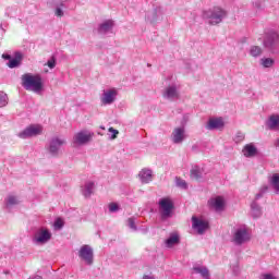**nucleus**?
Listing matches in <instances>:
<instances>
[{"label": "nucleus", "mask_w": 279, "mask_h": 279, "mask_svg": "<svg viewBox=\"0 0 279 279\" xmlns=\"http://www.w3.org/2000/svg\"><path fill=\"white\" fill-rule=\"evenodd\" d=\"M22 62H23V52L16 51L14 52V57L10 59L7 65L9 66V69H19Z\"/></svg>", "instance_id": "obj_17"}, {"label": "nucleus", "mask_w": 279, "mask_h": 279, "mask_svg": "<svg viewBox=\"0 0 279 279\" xmlns=\"http://www.w3.org/2000/svg\"><path fill=\"white\" fill-rule=\"evenodd\" d=\"M175 97H178V87L175 85L168 86L163 93V98L173 100Z\"/></svg>", "instance_id": "obj_24"}, {"label": "nucleus", "mask_w": 279, "mask_h": 279, "mask_svg": "<svg viewBox=\"0 0 279 279\" xmlns=\"http://www.w3.org/2000/svg\"><path fill=\"white\" fill-rule=\"evenodd\" d=\"M146 21L147 23H158V21H162V8L158 7L154 9L153 11L148 12L146 14Z\"/></svg>", "instance_id": "obj_14"}, {"label": "nucleus", "mask_w": 279, "mask_h": 279, "mask_svg": "<svg viewBox=\"0 0 279 279\" xmlns=\"http://www.w3.org/2000/svg\"><path fill=\"white\" fill-rule=\"evenodd\" d=\"M128 226H129V228H131V230H133L134 232H136V230H138V228L136 227V219H134V218H129V219H128Z\"/></svg>", "instance_id": "obj_39"}, {"label": "nucleus", "mask_w": 279, "mask_h": 279, "mask_svg": "<svg viewBox=\"0 0 279 279\" xmlns=\"http://www.w3.org/2000/svg\"><path fill=\"white\" fill-rule=\"evenodd\" d=\"M29 279H43V277L36 275V276H34L33 278H29Z\"/></svg>", "instance_id": "obj_46"}, {"label": "nucleus", "mask_w": 279, "mask_h": 279, "mask_svg": "<svg viewBox=\"0 0 279 279\" xmlns=\"http://www.w3.org/2000/svg\"><path fill=\"white\" fill-rule=\"evenodd\" d=\"M178 243H180V235L178 233H171L166 240V247H173Z\"/></svg>", "instance_id": "obj_27"}, {"label": "nucleus", "mask_w": 279, "mask_h": 279, "mask_svg": "<svg viewBox=\"0 0 279 279\" xmlns=\"http://www.w3.org/2000/svg\"><path fill=\"white\" fill-rule=\"evenodd\" d=\"M256 201L257 199L251 203V215L253 219H259V217H263V207H260Z\"/></svg>", "instance_id": "obj_21"}, {"label": "nucleus", "mask_w": 279, "mask_h": 279, "mask_svg": "<svg viewBox=\"0 0 279 279\" xmlns=\"http://www.w3.org/2000/svg\"><path fill=\"white\" fill-rule=\"evenodd\" d=\"M95 133L90 131H81L74 136V142L76 145H88V143H93V138Z\"/></svg>", "instance_id": "obj_8"}, {"label": "nucleus", "mask_w": 279, "mask_h": 279, "mask_svg": "<svg viewBox=\"0 0 279 279\" xmlns=\"http://www.w3.org/2000/svg\"><path fill=\"white\" fill-rule=\"evenodd\" d=\"M108 208L109 213H119V210H121V207L117 203H110Z\"/></svg>", "instance_id": "obj_38"}, {"label": "nucleus", "mask_w": 279, "mask_h": 279, "mask_svg": "<svg viewBox=\"0 0 279 279\" xmlns=\"http://www.w3.org/2000/svg\"><path fill=\"white\" fill-rule=\"evenodd\" d=\"M254 8H257V10H260V1L254 2Z\"/></svg>", "instance_id": "obj_43"}, {"label": "nucleus", "mask_w": 279, "mask_h": 279, "mask_svg": "<svg viewBox=\"0 0 279 279\" xmlns=\"http://www.w3.org/2000/svg\"><path fill=\"white\" fill-rule=\"evenodd\" d=\"M19 204V201H16V196H9L5 203L7 208H10L11 206H16Z\"/></svg>", "instance_id": "obj_35"}, {"label": "nucleus", "mask_w": 279, "mask_h": 279, "mask_svg": "<svg viewBox=\"0 0 279 279\" xmlns=\"http://www.w3.org/2000/svg\"><path fill=\"white\" fill-rule=\"evenodd\" d=\"M260 64L264 69H271L272 64H276V61L272 58H263L260 59Z\"/></svg>", "instance_id": "obj_31"}, {"label": "nucleus", "mask_w": 279, "mask_h": 279, "mask_svg": "<svg viewBox=\"0 0 279 279\" xmlns=\"http://www.w3.org/2000/svg\"><path fill=\"white\" fill-rule=\"evenodd\" d=\"M73 217H76V218H75V221H82V218L78 217L76 214H74Z\"/></svg>", "instance_id": "obj_45"}, {"label": "nucleus", "mask_w": 279, "mask_h": 279, "mask_svg": "<svg viewBox=\"0 0 279 279\" xmlns=\"http://www.w3.org/2000/svg\"><path fill=\"white\" fill-rule=\"evenodd\" d=\"M276 147H279V138L275 143Z\"/></svg>", "instance_id": "obj_48"}, {"label": "nucleus", "mask_w": 279, "mask_h": 279, "mask_svg": "<svg viewBox=\"0 0 279 279\" xmlns=\"http://www.w3.org/2000/svg\"><path fill=\"white\" fill-rule=\"evenodd\" d=\"M151 169L144 168L140 171L138 178L142 184H149L154 178Z\"/></svg>", "instance_id": "obj_18"}, {"label": "nucleus", "mask_w": 279, "mask_h": 279, "mask_svg": "<svg viewBox=\"0 0 279 279\" xmlns=\"http://www.w3.org/2000/svg\"><path fill=\"white\" fill-rule=\"evenodd\" d=\"M269 183L272 186V189L275 190L276 194L278 195V193H279V174L278 173L272 174Z\"/></svg>", "instance_id": "obj_30"}, {"label": "nucleus", "mask_w": 279, "mask_h": 279, "mask_svg": "<svg viewBox=\"0 0 279 279\" xmlns=\"http://www.w3.org/2000/svg\"><path fill=\"white\" fill-rule=\"evenodd\" d=\"M233 241L235 245H243V243L250 241L247 229H238L234 233Z\"/></svg>", "instance_id": "obj_13"}, {"label": "nucleus", "mask_w": 279, "mask_h": 279, "mask_svg": "<svg viewBox=\"0 0 279 279\" xmlns=\"http://www.w3.org/2000/svg\"><path fill=\"white\" fill-rule=\"evenodd\" d=\"M269 191V185H263L260 189H259V193H257L255 195V199H260V197H263V195H265V193H267Z\"/></svg>", "instance_id": "obj_36"}, {"label": "nucleus", "mask_w": 279, "mask_h": 279, "mask_svg": "<svg viewBox=\"0 0 279 279\" xmlns=\"http://www.w3.org/2000/svg\"><path fill=\"white\" fill-rule=\"evenodd\" d=\"M56 64H57V59L56 56H51L50 59L47 61V66L49 69H56Z\"/></svg>", "instance_id": "obj_40"}, {"label": "nucleus", "mask_w": 279, "mask_h": 279, "mask_svg": "<svg viewBox=\"0 0 279 279\" xmlns=\"http://www.w3.org/2000/svg\"><path fill=\"white\" fill-rule=\"evenodd\" d=\"M204 170L199 166L192 167L190 171V177L192 178V180H202Z\"/></svg>", "instance_id": "obj_25"}, {"label": "nucleus", "mask_w": 279, "mask_h": 279, "mask_svg": "<svg viewBox=\"0 0 279 279\" xmlns=\"http://www.w3.org/2000/svg\"><path fill=\"white\" fill-rule=\"evenodd\" d=\"M263 47L274 56L279 53V33L276 31H268L264 35Z\"/></svg>", "instance_id": "obj_2"}, {"label": "nucleus", "mask_w": 279, "mask_h": 279, "mask_svg": "<svg viewBox=\"0 0 279 279\" xmlns=\"http://www.w3.org/2000/svg\"><path fill=\"white\" fill-rule=\"evenodd\" d=\"M258 154V148L254 144H246L243 148V155L245 158H254Z\"/></svg>", "instance_id": "obj_23"}, {"label": "nucleus", "mask_w": 279, "mask_h": 279, "mask_svg": "<svg viewBox=\"0 0 279 279\" xmlns=\"http://www.w3.org/2000/svg\"><path fill=\"white\" fill-rule=\"evenodd\" d=\"M202 17L205 21H209V25H219V23H223V19L228 17V11L221 7H213L203 11Z\"/></svg>", "instance_id": "obj_1"}, {"label": "nucleus", "mask_w": 279, "mask_h": 279, "mask_svg": "<svg viewBox=\"0 0 279 279\" xmlns=\"http://www.w3.org/2000/svg\"><path fill=\"white\" fill-rule=\"evenodd\" d=\"M43 134V126L31 124L26 129H24L22 132L17 134L19 138H32L34 136H40Z\"/></svg>", "instance_id": "obj_6"}, {"label": "nucleus", "mask_w": 279, "mask_h": 279, "mask_svg": "<svg viewBox=\"0 0 279 279\" xmlns=\"http://www.w3.org/2000/svg\"><path fill=\"white\" fill-rule=\"evenodd\" d=\"M109 132H111V140L114 141V138H117V135L119 134V130L114 129V128H109Z\"/></svg>", "instance_id": "obj_41"}, {"label": "nucleus", "mask_w": 279, "mask_h": 279, "mask_svg": "<svg viewBox=\"0 0 279 279\" xmlns=\"http://www.w3.org/2000/svg\"><path fill=\"white\" fill-rule=\"evenodd\" d=\"M143 279H156L154 276H149V275H144Z\"/></svg>", "instance_id": "obj_44"}, {"label": "nucleus", "mask_w": 279, "mask_h": 279, "mask_svg": "<svg viewBox=\"0 0 279 279\" xmlns=\"http://www.w3.org/2000/svg\"><path fill=\"white\" fill-rule=\"evenodd\" d=\"M78 256L81 260H83V263H85V265L88 267H92V265L95 263V253L93 252V247H90V245H83L78 251Z\"/></svg>", "instance_id": "obj_5"}, {"label": "nucleus", "mask_w": 279, "mask_h": 279, "mask_svg": "<svg viewBox=\"0 0 279 279\" xmlns=\"http://www.w3.org/2000/svg\"><path fill=\"white\" fill-rule=\"evenodd\" d=\"M2 59L3 60H9V62H10V60H12V54L3 53Z\"/></svg>", "instance_id": "obj_42"}, {"label": "nucleus", "mask_w": 279, "mask_h": 279, "mask_svg": "<svg viewBox=\"0 0 279 279\" xmlns=\"http://www.w3.org/2000/svg\"><path fill=\"white\" fill-rule=\"evenodd\" d=\"M158 204L161 221H167V219H171V217H173V208H175L173 201L165 197L161 198Z\"/></svg>", "instance_id": "obj_4"}, {"label": "nucleus", "mask_w": 279, "mask_h": 279, "mask_svg": "<svg viewBox=\"0 0 279 279\" xmlns=\"http://www.w3.org/2000/svg\"><path fill=\"white\" fill-rule=\"evenodd\" d=\"M34 241L37 245H45V243H49V241H51V231L47 228H40L36 232Z\"/></svg>", "instance_id": "obj_7"}, {"label": "nucleus", "mask_w": 279, "mask_h": 279, "mask_svg": "<svg viewBox=\"0 0 279 279\" xmlns=\"http://www.w3.org/2000/svg\"><path fill=\"white\" fill-rule=\"evenodd\" d=\"M64 143V140L52 137L48 146V153L50 154V156H52L53 158L58 157V154H60V147H62Z\"/></svg>", "instance_id": "obj_10"}, {"label": "nucleus", "mask_w": 279, "mask_h": 279, "mask_svg": "<svg viewBox=\"0 0 279 279\" xmlns=\"http://www.w3.org/2000/svg\"><path fill=\"white\" fill-rule=\"evenodd\" d=\"M5 106H8V94L0 92V108H5Z\"/></svg>", "instance_id": "obj_33"}, {"label": "nucleus", "mask_w": 279, "mask_h": 279, "mask_svg": "<svg viewBox=\"0 0 279 279\" xmlns=\"http://www.w3.org/2000/svg\"><path fill=\"white\" fill-rule=\"evenodd\" d=\"M225 125L226 123L221 118L210 119L207 124V130H222Z\"/></svg>", "instance_id": "obj_20"}, {"label": "nucleus", "mask_w": 279, "mask_h": 279, "mask_svg": "<svg viewBox=\"0 0 279 279\" xmlns=\"http://www.w3.org/2000/svg\"><path fill=\"white\" fill-rule=\"evenodd\" d=\"M209 227L208 221L199 219L195 216L192 217V228L193 230H196L197 234H204Z\"/></svg>", "instance_id": "obj_11"}, {"label": "nucleus", "mask_w": 279, "mask_h": 279, "mask_svg": "<svg viewBox=\"0 0 279 279\" xmlns=\"http://www.w3.org/2000/svg\"><path fill=\"white\" fill-rule=\"evenodd\" d=\"M196 149H197V145H193L192 146V151H196Z\"/></svg>", "instance_id": "obj_47"}, {"label": "nucleus", "mask_w": 279, "mask_h": 279, "mask_svg": "<svg viewBox=\"0 0 279 279\" xmlns=\"http://www.w3.org/2000/svg\"><path fill=\"white\" fill-rule=\"evenodd\" d=\"M193 271L195 274H199V276H202V278L204 279H210V271L205 266H195L193 267Z\"/></svg>", "instance_id": "obj_26"}, {"label": "nucleus", "mask_w": 279, "mask_h": 279, "mask_svg": "<svg viewBox=\"0 0 279 279\" xmlns=\"http://www.w3.org/2000/svg\"><path fill=\"white\" fill-rule=\"evenodd\" d=\"M69 0H47L48 8H56L58 5H66Z\"/></svg>", "instance_id": "obj_32"}, {"label": "nucleus", "mask_w": 279, "mask_h": 279, "mask_svg": "<svg viewBox=\"0 0 279 279\" xmlns=\"http://www.w3.org/2000/svg\"><path fill=\"white\" fill-rule=\"evenodd\" d=\"M54 230H62L64 228V220L62 218H57L53 222Z\"/></svg>", "instance_id": "obj_34"}, {"label": "nucleus", "mask_w": 279, "mask_h": 279, "mask_svg": "<svg viewBox=\"0 0 279 279\" xmlns=\"http://www.w3.org/2000/svg\"><path fill=\"white\" fill-rule=\"evenodd\" d=\"M236 269H239L238 267L235 269H233L234 274H236Z\"/></svg>", "instance_id": "obj_49"}, {"label": "nucleus", "mask_w": 279, "mask_h": 279, "mask_svg": "<svg viewBox=\"0 0 279 279\" xmlns=\"http://www.w3.org/2000/svg\"><path fill=\"white\" fill-rule=\"evenodd\" d=\"M250 56L252 58H260L263 56V48L260 46H251Z\"/></svg>", "instance_id": "obj_29"}, {"label": "nucleus", "mask_w": 279, "mask_h": 279, "mask_svg": "<svg viewBox=\"0 0 279 279\" xmlns=\"http://www.w3.org/2000/svg\"><path fill=\"white\" fill-rule=\"evenodd\" d=\"M95 193V183L94 182H87L82 189V195L85 197V199H90V196Z\"/></svg>", "instance_id": "obj_22"}, {"label": "nucleus", "mask_w": 279, "mask_h": 279, "mask_svg": "<svg viewBox=\"0 0 279 279\" xmlns=\"http://www.w3.org/2000/svg\"><path fill=\"white\" fill-rule=\"evenodd\" d=\"M116 99L117 92L114 89H109L107 92H104L101 97V104H104V106H110V104H114Z\"/></svg>", "instance_id": "obj_16"}, {"label": "nucleus", "mask_w": 279, "mask_h": 279, "mask_svg": "<svg viewBox=\"0 0 279 279\" xmlns=\"http://www.w3.org/2000/svg\"><path fill=\"white\" fill-rule=\"evenodd\" d=\"M171 141L174 145H182V143L186 141V130L184 126H179L173 130Z\"/></svg>", "instance_id": "obj_9"}, {"label": "nucleus", "mask_w": 279, "mask_h": 279, "mask_svg": "<svg viewBox=\"0 0 279 279\" xmlns=\"http://www.w3.org/2000/svg\"><path fill=\"white\" fill-rule=\"evenodd\" d=\"M175 182H177V186H179V189H189V184L186 183V181L180 179V178H177L175 179Z\"/></svg>", "instance_id": "obj_37"}, {"label": "nucleus", "mask_w": 279, "mask_h": 279, "mask_svg": "<svg viewBox=\"0 0 279 279\" xmlns=\"http://www.w3.org/2000/svg\"><path fill=\"white\" fill-rule=\"evenodd\" d=\"M53 8H54V16H57L58 19H62V16H64V12H66V9L69 8V5L61 4V5H57Z\"/></svg>", "instance_id": "obj_28"}, {"label": "nucleus", "mask_w": 279, "mask_h": 279, "mask_svg": "<svg viewBox=\"0 0 279 279\" xmlns=\"http://www.w3.org/2000/svg\"><path fill=\"white\" fill-rule=\"evenodd\" d=\"M265 128L270 132H279V114H270L265 121Z\"/></svg>", "instance_id": "obj_12"}, {"label": "nucleus", "mask_w": 279, "mask_h": 279, "mask_svg": "<svg viewBox=\"0 0 279 279\" xmlns=\"http://www.w3.org/2000/svg\"><path fill=\"white\" fill-rule=\"evenodd\" d=\"M208 205L210 208H215V210H223L226 202L223 201V197L217 196L216 198L209 199Z\"/></svg>", "instance_id": "obj_19"}, {"label": "nucleus", "mask_w": 279, "mask_h": 279, "mask_svg": "<svg viewBox=\"0 0 279 279\" xmlns=\"http://www.w3.org/2000/svg\"><path fill=\"white\" fill-rule=\"evenodd\" d=\"M112 29H114V21L112 20H107L98 25V34H100V36L112 34Z\"/></svg>", "instance_id": "obj_15"}, {"label": "nucleus", "mask_w": 279, "mask_h": 279, "mask_svg": "<svg viewBox=\"0 0 279 279\" xmlns=\"http://www.w3.org/2000/svg\"><path fill=\"white\" fill-rule=\"evenodd\" d=\"M22 86L25 90L40 93L43 90V77L40 75H32L29 73L22 76Z\"/></svg>", "instance_id": "obj_3"}]
</instances>
